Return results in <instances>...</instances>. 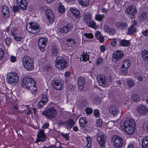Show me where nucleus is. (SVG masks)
I'll return each instance as SVG.
<instances>
[{"instance_id": "nucleus-26", "label": "nucleus", "mask_w": 148, "mask_h": 148, "mask_svg": "<svg viewBox=\"0 0 148 148\" xmlns=\"http://www.w3.org/2000/svg\"><path fill=\"white\" fill-rule=\"evenodd\" d=\"M91 17L92 16L90 13L86 12L83 17V21L85 23H88V21L91 19Z\"/></svg>"}, {"instance_id": "nucleus-36", "label": "nucleus", "mask_w": 148, "mask_h": 148, "mask_svg": "<svg viewBox=\"0 0 148 148\" xmlns=\"http://www.w3.org/2000/svg\"><path fill=\"white\" fill-rule=\"evenodd\" d=\"M36 85V82L34 81V83H32L31 86L30 87L27 89H29L30 91L32 93H35L36 92V88L35 86Z\"/></svg>"}, {"instance_id": "nucleus-37", "label": "nucleus", "mask_w": 148, "mask_h": 148, "mask_svg": "<svg viewBox=\"0 0 148 148\" xmlns=\"http://www.w3.org/2000/svg\"><path fill=\"white\" fill-rule=\"evenodd\" d=\"M78 1L81 5L84 7L88 6L89 4L88 0H78Z\"/></svg>"}, {"instance_id": "nucleus-32", "label": "nucleus", "mask_w": 148, "mask_h": 148, "mask_svg": "<svg viewBox=\"0 0 148 148\" xmlns=\"http://www.w3.org/2000/svg\"><path fill=\"white\" fill-rule=\"evenodd\" d=\"M142 145L143 148H147L148 147V137H145L143 139Z\"/></svg>"}, {"instance_id": "nucleus-6", "label": "nucleus", "mask_w": 148, "mask_h": 148, "mask_svg": "<svg viewBox=\"0 0 148 148\" xmlns=\"http://www.w3.org/2000/svg\"><path fill=\"white\" fill-rule=\"evenodd\" d=\"M57 114V111L53 107H51L42 112V114L48 118L54 117Z\"/></svg>"}, {"instance_id": "nucleus-27", "label": "nucleus", "mask_w": 148, "mask_h": 148, "mask_svg": "<svg viewBox=\"0 0 148 148\" xmlns=\"http://www.w3.org/2000/svg\"><path fill=\"white\" fill-rule=\"evenodd\" d=\"M74 124L73 120L71 119L65 121V126L67 128H71L74 125Z\"/></svg>"}, {"instance_id": "nucleus-23", "label": "nucleus", "mask_w": 148, "mask_h": 148, "mask_svg": "<svg viewBox=\"0 0 148 148\" xmlns=\"http://www.w3.org/2000/svg\"><path fill=\"white\" fill-rule=\"evenodd\" d=\"M104 31L108 33L110 35H113L115 33V29L113 28H110V27L107 25H104Z\"/></svg>"}, {"instance_id": "nucleus-15", "label": "nucleus", "mask_w": 148, "mask_h": 148, "mask_svg": "<svg viewBox=\"0 0 148 148\" xmlns=\"http://www.w3.org/2000/svg\"><path fill=\"white\" fill-rule=\"evenodd\" d=\"M73 28L72 24L71 23H69L67 25L61 28L60 31L61 33H67L69 31L71 30Z\"/></svg>"}, {"instance_id": "nucleus-10", "label": "nucleus", "mask_w": 148, "mask_h": 148, "mask_svg": "<svg viewBox=\"0 0 148 148\" xmlns=\"http://www.w3.org/2000/svg\"><path fill=\"white\" fill-rule=\"evenodd\" d=\"M97 140L100 147L104 148L106 140V136L101 132L98 133L97 134Z\"/></svg>"}, {"instance_id": "nucleus-16", "label": "nucleus", "mask_w": 148, "mask_h": 148, "mask_svg": "<svg viewBox=\"0 0 148 148\" xmlns=\"http://www.w3.org/2000/svg\"><path fill=\"white\" fill-rule=\"evenodd\" d=\"M16 3L19 6L20 9L23 10L27 9V3L26 0H16Z\"/></svg>"}, {"instance_id": "nucleus-8", "label": "nucleus", "mask_w": 148, "mask_h": 148, "mask_svg": "<svg viewBox=\"0 0 148 148\" xmlns=\"http://www.w3.org/2000/svg\"><path fill=\"white\" fill-rule=\"evenodd\" d=\"M133 126H136V123L132 119H130L125 121H122L121 123V127L122 129H125V128Z\"/></svg>"}, {"instance_id": "nucleus-18", "label": "nucleus", "mask_w": 148, "mask_h": 148, "mask_svg": "<svg viewBox=\"0 0 148 148\" xmlns=\"http://www.w3.org/2000/svg\"><path fill=\"white\" fill-rule=\"evenodd\" d=\"M46 14L50 23H53L54 19V16L52 11L50 9H47L46 11Z\"/></svg>"}, {"instance_id": "nucleus-52", "label": "nucleus", "mask_w": 148, "mask_h": 148, "mask_svg": "<svg viewBox=\"0 0 148 148\" xmlns=\"http://www.w3.org/2000/svg\"><path fill=\"white\" fill-rule=\"evenodd\" d=\"M121 74L123 75L126 74L127 71V68H122L121 70Z\"/></svg>"}, {"instance_id": "nucleus-35", "label": "nucleus", "mask_w": 148, "mask_h": 148, "mask_svg": "<svg viewBox=\"0 0 148 148\" xmlns=\"http://www.w3.org/2000/svg\"><path fill=\"white\" fill-rule=\"evenodd\" d=\"M81 56L82 57L80 58L81 61H84L86 62L87 60H89V56L87 55L86 52L85 53L84 51H83L82 55Z\"/></svg>"}, {"instance_id": "nucleus-21", "label": "nucleus", "mask_w": 148, "mask_h": 148, "mask_svg": "<svg viewBox=\"0 0 148 148\" xmlns=\"http://www.w3.org/2000/svg\"><path fill=\"white\" fill-rule=\"evenodd\" d=\"M98 81L100 85L103 87L106 86V78L104 75H100L99 76V79H98Z\"/></svg>"}, {"instance_id": "nucleus-2", "label": "nucleus", "mask_w": 148, "mask_h": 148, "mask_svg": "<svg viewBox=\"0 0 148 148\" xmlns=\"http://www.w3.org/2000/svg\"><path fill=\"white\" fill-rule=\"evenodd\" d=\"M19 78L18 75L17 73L12 72L7 74L6 81L8 84L14 85L18 82Z\"/></svg>"}, {"instance_id": "nucleus-12", "label": "nucleus", "mask_w": 148, "mask_h": 148, "mask_svg": "<svg viewBox=\"0 0 148 148\" xmlns=\"http://www.w3.org/2000/svg\"><path fill=\"white\" fill-rule=\"evenodd\" d=\"M47 41V38L42 37L39 38L38 41V45L40 51L43 52L44 51V48L46 45V42Z\"/></svg>"}, {"instance_id": "nucleus-38", "label": "nucleus", "mask_w": 148, "mask_h": 148, "mask_svg": "<svg viewBox=\"0 0 148 148\" xmlns=\"http://www.w3.org/2000/svg\"><path fill=\"white\" fill-rule=\"evenodd\" d=\"M71 11L76 17L77 18L79 17V10L72 8L71 9Z\"/></svg>"}, {"instance_id": "nucleus-34", "label": "nucleus", "mask_w": 148, "mask_h": 148, "mask_svg": "<svg viewBox=\"0 0 148 148\" xmlns=\"http://www.w3.org/2000/svg\"><path fill=\"white\" fill-rule=\"evenodd\" d=\"M66 42H67L66 44L68 45L69 46H72L74 45L75 43L74 39L69 38L66 39Z\"/></svg>"}, {"instance_id": "nucleus-39", "label": "nucleus", "mask_w": 148, "mask_h": 148, "mask_svg": "<svg viewBox=\"0 0 148 148\" xmlns=\"http://www.w3.org/2000/svg\"><path fill=\"white\" fill-rule=\"evenodd\" d=\"M87 24L88 26L94 28L96 27V23L93 20H90L88 21V23H86Z\"/></svg>"}, {"instance_id": "nucleus-54", "label": "nucleus", "mask_w": 148, "mask_h": 148, "mask_svg": "<svg viewBox=\"0 0 148 148\" xmlns=\"http://www.w3.org/2000/svg\"><path fill=\"white\" fill-rule=\"evenodd\" d=\"M116 44V40L115 39H113L110 42V45L113 47H115Z\"/></svg>"}, {"instance_id": "nucleus-63", "label": "nucleus", "mask_w": 148, "mask_h": 148, "mask_svg": "<svg viewBox=\"0 0 148 148\" xmlns=\"http://www.w3.org/2000/svg\"><path fill=\"white\" fill-rule=\"evenodd\" d=\"M49 126V123H46L42 126V128L43 129H46Z\"/></svg>"}, {"instance_id": "nucleus-61", "label": "nucleus", "mask_w": 148, "mask_h": 148, "mask_svg": "<svg viewBox=\"0 0 148 148\" xmlns=\"http://www.w3.org/2000/svg\"><path fill=\"white\" fill-rule=\"evenodd\" d=\"M87 143L86 144V145L85 146L84 148H88L90 147L91 145V141L90 142H87Z\"/></svg>"}, {"instance_id": "nucleus-1", "label": "nucleus", "mask_w": 148, "mask_h": 148, "mask_svg": "<svg viewBox=\"0 0 148 148\" xmlns=\"http://www.w3.org/2000/svg\"><path fill=\"white\" fill-rule=\"evenodd\" d=\"M22 63L24 67L27 70L31 71L34 69V60L29 56L24 57L22 59Z\"/></svg>"}, {"instance_id": "nucleus-45", "label": "nucleus", "mask_w": 148, "mask_h": 148, "mask_svg": "<svg viewBox=\"0 0 148 148\" xmlns=\"http://www.w3.org/2000/svg\"><path fill=\"white\" fill-rule=\"evenodd\" d=\"M97 33H96L95 34V36L97 37V39L99 40V41L102 42L104 41V39L103 37L101 36V34H97Z\"/></svg>"}, {"instance_id": "nucleus-64", "label": "nucleus", "mask_w": 148, "mask_h": 148, "mask_svg": "<svg viewBox=\"0 0 148 148\" xmlns=\"http://www.w3.org/2000/svg\"><path fill=\"white\" fill-rule=\"evenodd\" d=\"M142 34L145 36H148V30H147L143 32Z\"/></svg>"}, {"instance_id": "nucleus-62", "label": "nucleus", "mask_w": 148, "mask_h": 148, "mask_svg": "<svg viewBox=\"0 0 148 148\" xmlns=\"http://www.w3.org/2000/svg\"><path fill=\"white\" fill-rule=\"evenodd\" d=\"M16 60V58L15 56H12L10 58V61L12 62H14Z\"/></svg>"}, {"instance_id": "nucleus-11", "label": "nucleus", "mask_w": 148, "mask_h": 148, "mask_svg": "<svg viewBox=\"0 0 148 148\" xmlns=\"http://www.w3.org/2000/svg\"><path fill=\"white\" fill-rule=\"evenodd\" d=\"M126 12L129 14L131 15V17L132 18H134L137 12V10L136 7L134 5L129 6L126 9Z\"/></svg>"}, {"instance_id": "nucleus-33", "label": "nucleus", "mask_w": 148, "mask_h": 148, "mask_svg": "<svg viewBox=\"0 0 148 148\" xmlns=\"http://www.w3.org/2000/svg\"><path fill=\"white\" fill-rule=\"evenodd\" d=\"M142 56L143 59L145 61L148 62V51L144 50L142 52Z\"/></svg>"}, {"instance_id": "nucleus-50", "label": "nucleus", "mask_w": 148, "mask_h": 148, "mask_svg": "<svg viewBox=\"0 0 148 148\" xmlns=\"http://www.w3.org/2000/svg\"><path fill=\"white\" fill-rule=\"evenodd\" d=\"M87 114H91L93 112L92 110L90 108H87L85 110Z\"/></svg>"}, {"instance_id": "nucleus-3", "label": "nucleus", "mask_w": 148, "mask_h": 148, "mask_svg": "<svg viewBox=\"0 0 148 148\" xmlns=\"http://www.w3.org/2000/svg\"><path fill=\"white\" fill-rule=\"evenodd\" d=\"M55 64L56 68L60 70L64 69L67 66L66 60L61 57L57 58Z\"/></svg>"}, {"instance_id": "nucleus-44", "label": "nucleus", "mask_w": 148, "mask_h": 148, "mask_svg": "<svg viewBox=\"0 0 148 148\" xmlns=\"http://www.w3.org/2000/svg\"><path fill=\"white\" fill-rule=\"evenodd\" d=\"M104 16V14H97L95 16V19L99 21H101Z\"/></svg>"}, {"instance_id": "nucleus-31", "label": "nucleus", "mask_w": 148, "mask_h": 148, "mask_svg": "<svg viewBox=\"0 0 148 148\" xmlns=\"http://www.w3.org/2000/svg\"><path fill=\"white\" fill-rule=\"evenodd\" d=\"M134 24L132 25L128 29V33L129 34H133L135 32L136 28L134 26L135 25L136 23H135V21L134 22Z\"/></svg>"}, {"instance_id": "nucleus-7", "label": "nucleus", "mask_w": 148, "mask_h": 148, "mask_svg": "<svg viewBox=\"0 0 148 148\" xmlns=\"http://www.w3.org/2000/svg\"><path fill=\"white\" fill-rule=\"evenodd\" d=\"M34 81L32 78L25 77L22 80L21 86L23 87L28 89L31 86L32 83H34Z\"/></svg>"}, {"instance_id": "nucleus-48", "label": "nucleus", "mask_w": 148, "mask_h": 148, "mask_svg": "<svg viewBox=\"0 0 148 148\" xmlns=\"http://www.w3.org/2000/svg\"><path fill=\"white\" fill-rule=\"evenodd\" d=\"M48 99L47 96L45 95H42L41 99V101L43 102L45 104L47 102Z\"/></svg>"}, {"instance_id": "nucleus-55", "label": "nucleus", "mask_w": 148, "mask_h": 148, "mask_svg": "<svg viewBox=\"0 0 148 148\" xmlns=\"http://www.w3.org/2000/svg\"><path fill=\"white\" fill-rule=\"evenodd\" d=\"M97 125L98 127L100 126L102 124V120L101 119H99L97 121Z\"/></svg>"}, {"instance_id": "nucleus-42", "label": "nucleus", "mask_w": 148, "mask_h": 148, "mask_svg": "<svg viewBox=\"0 0 148 148\" xmlns=\"http://www.w3.org/2000/svg\"><path fill=\"white\" fill-rule=\"evenodd\" d=\"M147 17V15L145 12H143L139 16V19L141 21L145 19Z\"/></svg>"}, {"instance_id": "nucleus-9", "label": "nucleus", "mask_w": 148, "mask_h": 148, "mask_svg": "<svg viewBox=\"0 0 148 148\" xmlns=\"http://www.w3.org/2000/svg\"><path fill=\"white\" fill-rule=\"evenodd\" d=\"M124 54L121 51H117L114 52L112 56V61L115 62L119 61L123 57Z\"/></svg>"}, {"instance_id": "nucleus-40", "label": "nucleus", "mask_w": 148, "mask_h": 148, "mask_svg": "<svg viewBox=\"0 0 148 148\" xmlns=\"http://www.w3.org/2000/svg\"><path fill=\"white\" fill-rule=\"evenodd\" d=\"M130 44L129 41L125 40H122L120 42V45L121 46L127 47Z\"/></svg>"}, {"instance_id": "nucleus-19", "label": "nucleus", "mask_w": 148, "mask_h": 148, "mask_svg": "<svg viewBox=\"0 0 148 148\" xmlns=\"http://www.w3.org/2000/svg\"><path fill=\"white\" fill-rule=\"evenodd\" d=\"M109 111L111 114L113 116L117 115L119 112L118 108L114 105H112L109 107Z\"/></svg>"}, {"instance_id": "nucleus-47", "label": "nucleus", "mask_w": 148, "mask_h": 148, "mask_svg": "<svg viewBox=\"0 0 148 148\" xmlns=\"http://www.w3.org/2000/svg\"><path fill=\"white\" fill-rule=\"evenodd\" d=\"M58 11L60 13H62L65 12V8L64 6L60 3L58 6Z\"/></svg>"}, {"instance_id": "nucleus-13", "label": "nucleus", "mask_w": 148, "mask_h": 148, "mask_svg": "<svg viewBox=\"0 0 148 148\" xmlns=\"http://www.w3.org/2000/svg\"><path fill=\"white\" fill-rule=\"evenodd\" d=\"M114 145L116 147L121 148L123 145V141L122 138L119 137H117L113 138Z\"/></svg>"}, {"instance_id": "nucleus-56", "label": "nucleus", "mask_w": 148, "mask_h": 148, "mask_svg": "<svg viewBox=\"0 0 148 148\" xmlns=\"http://www.w3.org/2000/svg\"><path fill=\"white\" fill-rule=\"evenodd\" d=\"M143 128L145 130L148 132V123H144L143 125Z\"/></svg>"}, {"instance_id": "nucleus-46", "label": "nucleus", "mask_w": 148, "mask_h": 148, "mask_svg": "<svg viewBox=\"0 0 148 148\" xmlns=\"http://www.w3.org/2000/svg\"><path fill=\"white\" fill-rule=\"evenodd\" d=\"M127 84L130 88H131L134 85V83L132 80L128 79L127 81Z\"/></svg>"}, {"instance_id": "nucleus-53", "label": "nucleus", "mask_w": 148, "mask_h": 148, "mask_svg": "<svg viewBox=\"0 0 148 148\" xmlns=\"http://www.w3.org/2000/svg\"><path fill=\"white\" fill-rule=\"evenodd\" d=\"M11 42V40L9 38H7L5 39V42L7 45L9 46Z\"/></svg>"}, {"instance_id": "nucleus-60", "label": "nucleus", "mask_w": 148, "mask_h": 148, "mask_svg": "<svg viewBox=\"0 0 148 148\" xmlns=\"http://www.w3.org/2000/svg\"><path fill=\"white\" fill-rule=\"evenodd\" d=\"M45 104V103L41 101L39 102L38 105V108H42Z\"/></svg>"}, {"instance_id": "nucleus-30", "label": "nucleus", "mask_w": 148, "mask_h": 148, "mask_svg": "<svg viewBox=\"0 0 148 148\" xmlns=\"http://www.w3.org/2000/svg\"><path fill=\"white\" fill-rule=\"evenodd\" d=\"M12 112L15 114L20 113V111L19 110V108L17 104H14L12 108Z\"/></svg>"}, {"instance_id": "nucleus-28", "label": "nucleus", "mask_w": 148, "mask_h": 148, "mask_svg": "<svg viewBox=\"0 0 148 148\" xmlns=\"http://www.w3.org/2000/svg\"><path fill=\"white\" fill-rule=\"evenodd\" d=\"M87 122V120L85 117H81L79 119V125L82 127H84L86 126Z\"/></svg>"}, {"instance_id": "nucleus-22", "label": "nucleus", "mask_w": 148, "mask_h": 148, "mask_svg": "<svg viewBox=\"0 0 148 148\" xmlns=\"http://www.w3.org/2000/svg\"><path fill=\"white\" fill-rule=\"evenodd\" d=\"M3 16L4 18H8L10 15L9 10L8 8L5 5L3 6L2 10Z\"/></svg>"}, {"instance_id": "nucleus-5", "label": "nucleus", "mask_w": 148, "mask_h": 148, "mask_svg": "<svg viewBox=\"0 0 148 148\" xmlns=\"http://www.w3.org/2000/svg\"><path fill=\"white\" fill-rule=\"evenodd\" d=\"M51 84L52 86L57 90H62L64 87L62 80L60 78L55 79L52 80Z\"/></svg>"}, {"instance_id": "nucleus-57", "label": "nucleus", "mask_w": 148, "mask_h": 148, "mask_svg": "<svg viewBox=\"0 0 148 148\" xmlns=\"http://www.w3.org/2000/svg\"><path fill=\"white\" fill-rule=\"evenodd\" d=\"M94 115L97 117H98L99 116V112L96 109L94 110Z\"/></svg>"}, {"instance_id": "nucleus-43", "label": "nucleus", "mask_w": 148, "mask_h": 148, "mask_svg": "<svg viewBox=\"0 0 148 148\" xmlns=\"http://www.w3.org/2000/svg\"><path fill=\"white\" fill-rule=\"evenodd\" d=\"M58 49L56 46H53L52 48V53L53 55L56 56L58 54Z\"/></svg>"}, {"instance_id": "nucleus-41", "label": "nucleus", "mask_w": 148, "mask_h": 148, "mask_svg": "<svg viewBox=\"0 0 148 148\" xmlns=\"http://www.w3.org/2000/svg\"><path fill=\"white\" fill-rule=\"evenodd\" d=\"M132 99L134 102H136L140 101V98L138 95L136 94H134L132 95Z\"/></svg>"}, {"instance_id": "nucleus-51", "label": "nucleus", "mask_w": 148, "mask_h": 148, "mask_svg": "<svg viewBox=\"0 0 148 148\" xmlns=\"http://www.w3.org/2000/svg\"><path fill=\"white\" fill-rule=\"evenodd\" d=\"M84 36L86 37L89 38H92L94 37L93 35L92 34L85 33L84 34Z\"/></svg>"}, {"instance_id": "nucleus-24", "label": "nucleus", "mask_w": 148, "mask_h": 148, "mask_svg": "<svg viewBox=\"0 0 148 148\" xmlns=\"http://www.w3.org/2000/svg\"><path fill=\"white\" fill-rule=\"evenodd\" d=\"M116 26L118 29L123 30L127 27V24L124 22H117L116 23Z\"/></svg>"}, {"instance_id": "nucleus-58", "label": "nucleus", "mask_w": 148, "mask_h": 148, "mask_svg": "<svg viewBox=\"0 0 148 148\" xmlns=\"http://www.w3.org/2000/svg\"><path fill=\"white\" fill-rule=\"evenodd\" d=\"M4 53V51L2 49H0V60H1L3 57Z\"/></svg>"}, {"instance_id": "nucleus-4", "label": "nucleus", "mask_w": 148, "mask_h": 148, "mask_svg": "<svg viewBox=\"0 0 148 148\" xmlns=\"http://www.w3.org/2000/svg\"><path fill=\"white\" fill-rule=\"evenodd\" d=\"M27 29L30 33L32 34H36L40 31V27L37 24L30 23L27 25Z\"/></svg>"}, {"instance_id": "nucleus-17", "label": "nucleus", "mask_w": 148, "mask_h": 148, "mask_svg": "<svg viewBox=\"0 0 148 148\" xmlns=\"http://www.w3.org/2000/svg\"><path fill=\"white\" fill-rule=\"evenodd\" d=\"M137 111L140 114H145L148 111V109L146 106L143 105H140L137 107Z\"/></svg>"}, {"instance_id": "nucleus-20", "label": "nucleus", "mask_w": 148, "mask_h": 148, "mask_svg": "<svg viewBox=\"0 0 148 148\" xmlns=\"http://www.w3.org/2000/svg\"><path fill=\"white\" fill-rule=\"evenodd\" d=\"M85 82V78L82 77H80L78 79L77 85L78 89L80 90H82L84 88V85Z\"/></svg>"}, {"instance_id": "nucleus-29", "label": "nucleus", "mask_w": 148, "mask_h": 148, "mask_svg": "<svg viewBox=\"0 0 148 148\" xmlns=\"http://www.w3.org/2000/svg\"><path fill=\"white\" fill-rule=\"evenodd\" d=\"M130 60L125 59L123 61L122 66V68H128L130 65Z\"/></svg>"}, {"instance_id": "nucleus-59", "label": "nucleus", "mask_w": 148, "mask_h": 148, "mask_svg": "<svg viewBox=\"0 0 148 148\" xmlns=\"http://www.w3.org/2000/svg\"><path fill=\"white\" fill-rule=\"evenodd\" d=\"M19 8L18 6L15 5L12 8V11L14 12H15L18 11Z\"/></svg>"}, {"instance_id": "nucleus-25", "label": "nucleus", "mask_w": 148, "mask_h": 148, "mask_svg": "<svg viewBox=\"0 0 148 148\" xmlns=\"http://www.w3.org/2000/svg\"><path fill=\"white\" fill-rule=\"evenodd\" d=\"M136 126H133L132 127L125 128V129H123V130L125 131L128 134L132 135L134 134V129Z\"/></svg>"}, {"instance_id": "nucleus-14", "label": "nucleus", "mask_w": 148, "mask_h": 148, "mask_svg": "<svg viewBox=\"0 0 148 148\" xmlns=\"http://www.w3.org/2000/svg\"><path fill=\"white\" fill-rule=\"evenodd\" d=\"M37 138L36 141V143L44 141L46 139V136L43 130L40 129L39 130V131L38 132L37 134Z\"/></svg>"}, {"instance_id": "nucleus-49", "label": "nucleus", "mask_w": 148, "mask_h": 148, "mask_svg": "<svg viewBox=\"0 0 148 148\" xmlns=\"http://www.w3.org/2000/svg\"><path fill=\"white\" fill-rule=\"evenodd\" d=\"M12 35H13V37H14V39L17 41H21L22 38L20 36H16L14 34H13Z\"/></svg>"}]
</instances>
